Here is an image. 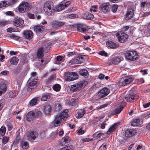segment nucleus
Masks as SVG:
<instances>
[{"instance_id": "obj_53", "label": "nucleus", "mask_w": 150, "mask_h": 150, "mask_svg": "<svg viewBox=\"0 0 150 150\" xmlns=\"http://www.w3.org/2000/svg\"><path fill=\"white\" fill-rule=\"evenodd\" d=\"M118 8V6L116 5H114L112 6V11L113 12H115Z\"/></svg>"}, {"instance_id": "obj_7", "label": "nucleus", "mask_w": 150, "mask_h": 150, "mask_svg": "<svg viewBox=\"0 0 150 150\" xmlns=\"http://www.w3.org/2000/svg\"><path fill=\"white\" fill-rule=\"evenodd\" d=\"M30 9L29 4L27 2H23L19 6L18 9L19 11L21 13H24L28 11Z\"/></svg>"}, {"instance_id": "obj_40", "label": "nucleus", "mask_w": 150, "mask_h": 150, "mask_svg": "<svg viewBox=\"0 0 150 150\" xmlns=\"http://www.w3.org/2000/svg\"><path fill=\"white\" fill-rule=\"evenodd\" d=\"M127 85L131 83L133 80V78L131 76H126L124 77Z\"/></svg>"}, {"instance_id": "obj_8", "label": "nucleus", "mask_w": 150, "mask_h": 150, "mask_svg": "<svg viewBox=\"0 0 150 150\" xmlns=\"http://www.w3.org/2000/svg\"><path fill=\"white\" fill-rule=\"evenodd\" d=\"M92 107H91L90 108H85L84 110H79L77 112V113L76 115V117L77 118H81L82 117L84 114L86 113H88V112H90V110L92 109Z\"/></svg>"}, {"instance_id": "obj_34", "label": "nucleus", "mask_w": 150, "mask_h": 150, "mask_svg": "<svg viewBox=\"0 0 150 150\" xmlns=\"http://www.w3.org/2000/svg\"><path fill=\"white\" fill-rule=\"evenodd\" d=\"M21 145L23 149H26L28 147V144L26 142L21 141Z\"/></svg>"}, {"instance_id": "obj_47", "label": "nucleus", "mask_w": 150, "mask_h": 150, "mask_svg": "<svg viewBox=\"0 0 150 150\" xmlns=\"http://www.w3.org/2000/svg\"><path fill=\"white\" fill-rule=\"evenodd\" d=\"M7 31L8 32L11 33L18 32V30L17 28H16V29H13L12 28H10L7 29Z\"/></svg>"}, {"instance_id": "obj_61", "label": "nucleus", "mask_w": 150, "mask_h": 150, "mask_svg": "<svg viewBox=\"0 0 150 150\" xmlns=\"http://www.w3.org/2000/svg\"><path fill=\"white\" fill-rule=\"evenodd\" d=\"M150 105V103L149 102V103H146L145 104H143V106L144 108H146L148 107H149Z\"/></svg>"}, {"instance_id": "obj_25", "label": "nucleus", "mask_w": 150, "mask_h": 150, "mask_svg": "<svg viewBox=\"0 0 150 150\" xmlns=\"http://www.w3.org/2000/svg\"><path fill=\"white\" fill-rule=\"evenodd\" d=\"M68 110L66 109L62 112L61 114L58 115L62 120H64V118L67 117L68 115Z\"/></svg>"}, {"instance_id": "obj_50", "label": "nucleus", "mask_w": 150, "mask_h": 150, "mask_svg": "<svg viewBox=\"0 0 150 150\" xmlns=\"http://www.w3.org/2000/svg\"><path fill=\"white\" fill-rule=\"evenodd\" d=\"M0 89L2 90V91L4 92L6 91V86L5 84H1L0 85Z\"/></svg>"}, {"instance_id": "obj_19", "label": "nucleus", "mask_w": 150, "mask_h": 150, "mask_svg": "<svg viewBox=\"0 0 150 150\" xmlns=\"http://www.w3.org/2000/svg\"><path fill=\"white\" fill-rule=\"evenodd\" d=\"M23 34L25 38L28 39H31L33 37V34L31 31L30 30L24 31Z\"/></svg>"}, {"instance_id": "obj_11", "label": "nucleus", "mask_w": 150, "mask_h": 150, "mask_svg": "<svg viewBox=\"0 0 150 150\" xmlns=\"http://www.w3.org/2000/svg\"><path fill=\"white\" fill-rule=\"evenodd\" d=\"M138 98V96L136 95H132L130 93H129L126 96L125 99L128 102H132L134 99Z\"/></svg>"}, {"instance_id": "obj_27", "label": "nucleus", "mask_w": 150, "mask_h": 150, "mask_svg": "<svg viewBox=\"0 0 150 150\" xmlns=\"http://www.w3.org/2000/svg\"><path fill=\"white\" fill-rule=\"evenodd\" d=\"M120 58L117 56L113 57L110 61L111 64H117L120 61Z\"/></svg>"}, {"instance_id": "obj_9", "label": "nucleus", "mask_w": 150, "mask_h": 150, "mask_svg": "<svg viewBox=\"0 0 150 150\" xmlns=\"http://www.w3.org/2000/svg\"><path fill=\"white\" fill-rule=\"evenodd\" d=\"M117 36L118 40L121 43H124L126 41L128 38V35L122 32L118 33Z\"/></svg>"}, {"instance_id": "obj_41", "label": "nucleus", "mask_w": 150, "mask_h": 150, "mask_svg": "<svg viewBox=\"0 0 150 150\" xmlns=\"http://www.w3.org/2000/svg\"><path fill=\"white\" fill-rule=\"evenodd\" d=\"M61 86L58 84H54L52 87L53 89L56 91H59L61 89Z\"/></svg>"}, {"instance_id": "obj_2", "label": "nucleus", "mask_w": 150, "mask_h": 150, "mask_svg": "<svg viewBox=\"0 0 150 150\" xmlns=\"http://www.w3.org/2000/svg\"><path fill=\"white\" fill-rule=\"evenodd\" d=\"M44 10L48 16L53 15L55 11V9L52 3L50 1L46 2L44 5Z\"/></svg>"}, {"instance_id": "obj_49", "label": "nucleus", "mask_w": 150, "mask_h": 150, "mask_svg": "<svg viewBox=\"0 0 150 150\" xmlns=\"http://www.w3.org/2000/svg\"><path fill=\"white\" fill-rule=\"evenodd\" d=\"M99 55L102 56L107 57L108 56L107 53L104 51H101L99 52L98 53Z\"/></svg>"}, {"instance_id": "obj_43", "label": "nucleus", "mask_w": 150, "mask_h": 150, "mask_svg": "<svg viewBox=\"0 0 150 150\" xmlns=\"http://www.w3.org/2000/svg\"><path fill=\"white\" fill-rule=\"evenodd\" d=\"M38 99L36 98L32 99L30 102L29 103L31 106H33L36 104L37 102Z\"/></svg>"}, {"instance_id": "obj_23", "label": "nucleus", "mask_w": 150, "mask_h": 150, "mask_svg": "<svg viewBox=\"0 0 150 150\" xmlns=\"http://www.w3.org/2000/svg\"><path fill=\"white\" fill-rule=\"evenodd\" d=\"M43 47H41L38 50L37 52V56L38 58L42 59L44 56Z\"/></svg>"}, {"instance_id": "obj_35", "label": "nucleus", "mask_w": 150, "mask_h": 150, "mask_svg": "<svg viewBox=\"0 0 150 150\" xmlns=\"http://www.w3.org/2000/svg\"><path fill=\"white\" fill-rule=\"evenodd\" d=\"M84 18L87 19H91L93 18L94 16L90 13H86L83 16Z\"/></svg>"}, {"instance_id": "obj_4", "label": "nucleus", "mask_w": 150, "mask_h": 150, "mask_svg": "<svg viewBox=\"0 0 150 150\" xmlns=\"http://www.w3.org/2000/svg\"><path fill=\"white\" fill-rule=\"evenodd\" d=\"M125 57L127 59L134 61L138 60L139 56L135 51H130L127 52L125 54Z\"/></svg>"}, {"instance_id": "obj_30", "label": "nucleus", "mask_w": 150, "mask_h": 150, "mask_svg": "<svg viewBox=\"0 0 150 150\" xmlns=\"http://www.w3.org/2000/svg\"><path fill=\"white\" fill-rule=\"evenodd\" d=\"M125 105V103L124 102H122L120 106L117 108L116 110V112L117 113H120L122 110L124 106Z\"/></svg>"}, {"instance_id": "obj_57", "label": "nucleus", "mask_w": 150, "mask_h": 150, "mask_svg": "<svg viewBox=\"0 0 150 150\" xmlns=\"http://www.w3.org/2000/svg\"><path fill=\"white\" fill-rule=\"evenodd\" d=\"M85 133V131L81 128L78 131L77 133L78 135H82Z\"/></svg>"}, {"instance_id": "obj_36", "label": "nucleus", "mask_w": 150, "mask_h": 150, "mask_svg": "<svg viewBox=\"0 0 150 150\" xmlns=\"http://www.w3.org/2000/svg\"><path fill=\"white\" fill-rule=\"evenodd\" d=\"M127 85L124 77L121 79L120 80L119 85L120 86H124Z\"/></svg>"}, {"instance_id": "obj_16", "label": "nucleus", "mask_w": 150, "mask_h": 150, "mask_svg": "<svg viewBox=\"0 0 150 150\" xmlns=\"http://www.w3.org/2000/svg\"><path fill=\"white\" fill-rule=\"evenodd\" d=\"M136 133V130L134 129H128L125 132V135L127 137H132Z\"/></svg>"}, {"instance_id": "obj_44", "label": "nucleus", "mask_w": 150, "mask_h": 150, "mask_svg": "<svg viewBox=\"0 0 150 150\" xmlns=\"http://www.w3.org/2000/svg\"><path fill=\"white\" fill-rule=\"evenodd\" d=\"M9 139V137L7 136H4L3 137L2 142L3 144H6L8 142Z\"/></svg>"}, {"instance_id": "obj_60", "label": "nucleus", "mask_w": 150, "mask_h": 150, "mask_svg": "<svg viewBox=\"0 0 150 150\" xmlns=\"http://www.w3.org/2000/svg\"><path fill=\"white\" fill-rule=\"evenodd\" d=\"M63 58V57L61 56H58L56 57V60L58 61H61Z\"/></svg>"}, {"instance_id": "obj_62", "label": "nucleus", "mask_w": 150, "mask_h": 150, "mask_svg": "<svg viewBox=\"0 0 150 150\" xmlns=\"http://www.w3.org/2000/svg\"><path fill=\"white\" fill-rule=\"evenodd\" d=\"M36 73L35 72H33L31 73V77H33V80H35L34 78L36 76Z\"/></svg>"}, {"instance_id": "obj_26", "label": "nucleus", "mask_w": 150, "mask_h": 150, "mask_svg": "<svg viewBox=\"0 0 150 150\" xmlns=\"http://www.w3.org/2000/svg\"><path fill=\"white\" fill-rule=\"evenodd\" d=\"M78 103V100L77 99L71 98L69 101V105L71 106L76 105Z\"/></svg>"}, {"instance_id": "obj_21", "label": "nucleus", "mask_w": 150, "mask_h": 150, "mask_svg": "<svg viewBox=\"0 0 150 150\" xmlns=\"http://www.w3.org/2000/svg\"><path fill=\"white\" fill-rule=\"evenodd\" d=\"M106 44L108 47L111 48H115L118 46V45L117 44L111 41H108L107 42Z\"/></svg>"}, {"instance_id": "obj_55", "label": "nucleus", "mask_w": 150, "mask_h": 150, "mask_svg": "<svg viewBox=\"0 0 150 150\" xmlns=\"http://www.w3.org/2000/svg\"><path fill=\"white\" fill-rule=\"evenodd\" d=\"M17 0H10L8 2V4L9 5H12L15 4Z\"/></svg>"}, {"instance_id": "obj_13", "label": "nucleus", "mask_w": 150, "mask_h": 150, "mask_svg": "<svg viewBox=\"0 0 150 150\" xmlns=\"http://www.w3.org/2000/svg\"><path fill=\"white\" fill-rule=\"evenodd\" d=\"M24 23L23 21L21 18H15L14 19L13 24L15 26L21 27Z\"/></svg>"}, {"instance_id": "obj_38", "label": "nucleus", "mask_w": 150, "mask_h": 150, "mask_svg": "<svg viewBox=\"0 0 150 150\" xmlns=\"http://www.w3.org/2000/svg\"><path fill=\"white\" fill-rule=\"evenodd\" d=\"M51 110V107L49 105H46L45 107L44 112L46 114H48Z\"/></svg>"}, {"instance_id": "obj_42", "label": "nucleus", "mask_w": 150, "mask_h": 150, "mask_svg": "<svg viewBox=\"0 0 150 150\" xmlns=\"http://www.w3.org/2000/svg\"><path fill=\"white\" fill-rule=\"evenodd\" d=\"M74 147L72 145H69L68 146L63 147L60 150H74Z\"/></svg>"}, {"instance_id": "obj_1", "label": "nucleus", "mask_w": 150, "mask_h": 150, "mask_svg": "<svg viewBox=\"0 0 150 150\" xmlns=\"http://www.w3.org/2000/svg\"><path fill=\"white\" fill-rule=\"evenodd\" d=\"M110 92V90L109 88L106 87L103 88L98 92V94L94 96L91 100V102L94 104H96L98 103L100 99L108 95Z\"/></svg>"}, {"instance_id": "obj_45", "label": "nucleus", "mask_w": 150, "mask_h": 150, "mask_svg": "<svg viewBox=\"0 0 150 150\" xmlns=\"http://www.w3.org/2000/svg\"><path fill=\"white\" fill-rule=\"evenodd\" d=\"M6 131V128L5 127H2L0 129V134L1 135H4L5 134Z\"/></svg>"}, {"instance_id": "obj_22", "label": "nucleus", "mask_w": 150, "mask_h": 150, "mask_svg": "<svg viewBox=\"0 0 150 150\" xmlns=\"http://www.w3.org/2000/svg\"><path fill=\"white\" fill-rule=\"evenodd\" d=\"M142 123V121L141 119H136L133 120L131 123V125L133 126H136L141 125Z\"/></svg>"}, {"instance_id": "obj_15", "label": "nucleus", "mask_w": 150, "mask_h": 150, "mask_svg": "<svg viewBox=\"0 0 150 150\" xmlns=\"http://www.w3.org/2000/svg\"><path fill=\"white\" fill-rule=\"evenodd\" d=\"M78 75L75 72H71L69 73L67 75V79L70 81H72L78 79Z\"/></svg>"}, {"instance_id": "obj_52", "label": "nucleus", "mask_w": 150, "mask_h": 150, "mask_svg": "<svg viewBox=\"0 0 150 150\" xmlns=\"http://www.w3.org/2000/svg\"><path fill=\"white\" fill-rule=\"evenodd\" d=\"M92 139H90L89 138H84L81 139V142L83 143L85 142H88L91 141Z\"/></svg>"}, {"instance_id": "obj_18", "label": "nucleus", "mask_w": 150, "mask_h": 150, "mask_svg": "<svg viewBox=\"0 0 150 150\" xmlns=\"http://www.w3.org/2000/svg\"><path fill=\"white\" fill-rule=\"evenodd\" d=\"M65 22L64 21H53L52 22V26L54 28H56L64 25Z\"/></svg>"}, {"instance_id": "obj_17", "label": "nucleus", "mask_w": 150, "mask_h": 150, "mask_svg": "<svg viewBox=\"0 0 150 150\" xmlns=\"http://www.w3.org/2000/svg\"><path fill=\"white\" fill-rule=\"evenodd\" d=\"M88 29V26L83 24H79L77 26L78 31L81 32H84L86 31Z\"/></svg>"}, {"instance_id": "obj_48", "label": "nucleus", "mask_w": 150, "mask_h": 150, "mask_svg": "<svg viewBox=\"0 0 150 150\" xmlns=\"http://www.w3.org/2000/svg\"><path fill=\"white\" fill-rule=\"evenodd\" d=\"M98 9V6L96 5L92 6L90 8V11L92 12V11L95 12L96 11V9Z\"/></svg>"}, {"instance_id": "obj_63", "label": "nucleus", "mask_w": 150, "mask_h": 150, "mask_svg": "<svg viewBox=\"0 0 150 150\" xmlns=\"http://www.w3.org/2000/svg\"><path fill=\"white\" fill-rule=\"evenodd\" d=\"M7 127L9 131L11 130L13 127L12 125L11 124L7 125Z\"/></svg>"}, {"instance_id": "obj_24", "label": "nucleus", "mask_w": 150, "mask_h": 150, "mask_svg": "<svg viewBox=\"0 0 150 150\" xmlns=\"http://www.w3.org/2000/svg\"><path fill=\"white\" fill-rule=\"evenodd\" d=\"M62 120L61 119L60 117H59L58 115H57L55 117L54 121V125L55 127H57L59 126L61 122V121Z\"/></svg>"}, {"instance_id": "obj_32", "label": "nucleus", "mask_w": 150, "mask_h": 150, "mask_svg": "<svg viewBox=\"0 0 150 150\" xmlns=\"http://www.w3.org/2000/svg\"><path fill=\"white\" fill-rule=\"evenodd\" d=\"M50 93H44L42 97L41 100L42 101H45L47 99H49L50 98Z\"/></svg>"}, {"instance_id": "obj_39", "label": "nucleus", "mask_w": 150, "mask_h": 150, "mask_svg": "<svg viewBox=\"0 0 150 150\" xmlns=\"http://www.w3.org/2000/svg\"><path fill=\"white\" fill-rule=\"evenodd\" d=\"M18 91H10L9 93V95L10 97L11 98H14L15 97L18 95Z\"/></svg>"}, {"instance_id": "obj_46", "label": "nucleus", "mask_w": 150, "mask_h": 150, "mask_svg": "<svg viewBox=\"0 0 150 150\" xmlns=\"http://www.w3.org/2000/svg\"><path fill=\"white\" fill-rule=\"evenodd\" d=\"M67 17L68 18L73 19L77 18L78 17V16L76 14H70L67 15Z\"/></svg>"}, {"instance_id": "obj_59", "label": "nucleus", "mask_w": 150, "mask_h": 150, "mask_svg": "<svg viewBox=\"0 0 150 150\" xmlns=\"http://www.w3.org/2000/svg\"><path fill=\"white\" fill-rule=\"evenodd\" d=\"M21 60L23 63H25L27 62L28 61L27 56H25L21 58Z\"/></svg>"}, {"instance_id": "obj_37", "label": "nucleus", "mask_w": 150, "mask_h": 150, "mask_svg": "<svg viewBox=\"0 0 150 150\" xmlns=\"http://www.w3.org/2000/svg\"><path fill=\"white\" fill-rule=\"evenodd\" d=\"M18 61V59L17 58L13 57L10 59V62L12 64H16Z\"/></svg>"}, {"instance_id": "obj_28", "label": "nucleus", "mask_w": 150, "mask_h": 150, "mask_svg": "<svg viewBox=\"0 0 150 150\" xmlns=\"http://www.w3.org/2000/svg\"><path fill=\"white\" fill-rule=\"evenodd\" d=\"M34 30L37 33H42L44 30V27L40 25L35 26L34 28Z\"/></svg>"}, {"instance_id": "obj_6", "label": "nucleus", "mask_w": 150, "mask_h": 150, "mask_svg": "<svg viewBox=\"0 0 150 150\" xmlns=\"http://www.w3.org/2000/svg\"><path fill=\"white\" fill-rule=\"evenodd\" d=\"M37 81L33 80V77H31L28 80L27 84L28 91H33L37 86Z\"/></svg>"}, {"instance_id": "obj_31", "label": "nucleus", "mask_w": 150, "mask_h": 150, "mask_svg": "<svg viewBox=\"0 0 150 150\" xmlns=\"http://www.w3.org/2000/svg\"><path fill=\"white\" fill-rule=\"evenodd\" d=\"M85 61L83 57L79 56L74 60V62L76 64L81 63Z\"/></svg>"}, {"instance_id": "obj_56", "label": "nucleus", "mask_w": 150, "mask_h": 150, "mask_svg": "<svg viewBox=\"0 0 150 150\" xmlns=\"http://www.w3.org/2000/svg\"><path fill=\"white\" fill-rule=\"evenodd\" d=\"M135 82L138 84H141L144 82V80L142 78L139 79H137L135 80Z\"/></svg>"}, {"instance_id": "obj_33", "label": "nucleus", "mask_w": 150, "mask_h": 150, "mask_svg": "<svg viewBox=\"0 0 150 150\" xmlns=\"http://www.w3.org/2000/svg\"><path fill=\"white\" fill-rule=\"evenodd\" d=\"M79 74L85 77H87L88 75V71L85 69L80 70L79 71Z\"/></svg>"}, {"instance_id": "obj_10", "label": "nucleus", "mask_w": 150, "mask_h": 150, "mask_svg": "<svg viewBox=\"0 0 150 150\" xmlns=\"http://www.w3.org/2000/svg\"><path fill=\"white\" fill-rule=\"evenodd\" d=\"M70 4V1H68L66 3L59 4L56 7L55 11H60L69 6Z\"/></svg>"}, {"instance_id": "obj_20", "label": "nucleus", "mask_w": 150, "mask_h": 150, "mask_svg": "<svg viewBox=\"0 0 150 150\" xmlns=\"http://www.w3.org/2000/svg\"><path fill=\"white\" fill-rule=\"evenodd\" d=\"M134 14V9L128 8L127 12L126 13V19H129L131 18Z\"/></svg>"}, {"instance_id": "obj_29", "label": "nucleus", "mask_w": 150, "mask_h": 150, "mask_svg": "<svg viewBox=\"0 0 150 150\" xmlns=\"http://www.w3.org/2000/svg\"><path fill=\"white\" fill-rule=\"evenodd\" d=\"M119 123H115L112 125L108 129L107 132L108 134L110 133L113 132L117 127L118 125H119Z\"/></svg>"}, {"instance_id": "obj_3", "label": "nucleus", "mask_w": 150, "mask_h": 150, "mask_svg": "<svg viewBox=\"0 0 150 150\" xmlns=\"http://www.w3.org/2000/svg\"><path fill=\"white\" fill-rule=\"evenodd\" d=\"M41 115V112L38 110H35L29 112L27 115V120L28 121L33 120L35 118H39Z\"/></svg>"}, {"instance_id": "obj_51", "label": "nucleus", "mask_w": 150, "mask_h": 150, "mask_svg": "<svg viewBox=\"0 0 150 150\" xmlns=\"http://www.w3.org/2000/svg\"><path fill=\"white\" fill-rule=\"evenodd\" d=\"M7 4V3L5 1H0V8L5 7Z\"/></svg>"}, {"instance_id": "obj_54", "label": "nucleus", "mask_w": 150, "mask_h": 150, "mask_svg": "<svg viewBox=\"0 0 150 150\" xmlns=\"http://www.w3.org/2000/svg\"><path fill=\"white\" fill-rule=\"evenodd\" d=\"M70 141V139L68 136L65 137L64 138V142H65L64 144H66V143H69Z\"/></svg>"}, {"instance_id": "obj_64", "label": "nucleus", "mask_w": 150, "mask_h": 150, "mask_svg": "<svg viewBox=\"0 0 150 150\" xmlns=\"http://www.w3.org/2000/svg\"><path fill=\"white\" fill-rule=\"evenodd\" d=\"M143 116L145 119H148L150 117V113H147L144 114Z\"/></svg>"}, {"instance_id": "obj_12", "label": "nucleus", "mask_w": 150, "mask_h": 150, "mask_svg": "<svg viewBox=\"0 0 150 150\" xmlns=\"http://www.w3.org/2000/svg\"><path fill=\"white\" fill-rule=\"evenodd\" d=\"M111 7L110 4L108 3L102 4L100 6V9L104 13L108 11Z\"/></svg>"}, {"instance_id": "obj_5", "label": "nucleus", "mask_w": 150, "mask_h": 150, "mask_svg": "<svg viewBox=\"0 0 150 150\" xmlns=\"http://www.w3.org/2000/svg\"><path fill=\"white\" fill-rule=\"evenodd\" d=\"M88 83L87 81L83 80L79 82L76 84L71 86V90L73 92L79 91L84 87Z\"/></svg>"}, {"instance_id": "obj_58", "label": "nucleus", "mask_w": 150, "mask_h": 150, "mask_svg": "<svg viewBox=\"0 0 150 150\" xmlns=\"http://www.w3.org/2000/svg\"><path fill=\"white\" fill-rule=\"evenodd\" d=\"M106 145L102 144L99 148L98 150H106Z\"/></svg>"}, {"instance_id": "obj_14", "label": "nucleus", "mask_w": 150, "mask_h": 150, "mask_svg": "<svg viewBox=\"0 0 150 150\" xmlns=\"http://www.w3.org/2000/svg\"><path fill=\"white\" fill-rule=\"evenodd\" d=\"M37 136L38 133L35 131L30 132L27 134L28 139L29 140L35 139Z\"/></svg>"}]
</instances>
